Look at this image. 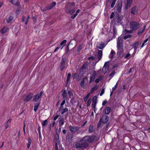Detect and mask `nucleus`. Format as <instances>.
Instances as JSON below:
<instances>
[{
    "label": "nucleus",
    "mask_w": 150,
    "mask_h": 150,
    "mask_svg": "<svg viewBox=\"0 0 150 150\" xmlns=\"http://www.w3.org/2000/svg\"><path fill=\"white\" fill-rule=\"evenodd\" d=\"M98 88V87L96 86L94 87H93L91 88L90 91V93H93L94 91L97 90Z\"/></svg>",
    "instance_id": "32"
},
{
    "label": "nucleus",
    "mask_w": 150,
    "mask_h": 150,
    "mask_svg": "<svg viewBox=\"0 0 150 150\" xmlns=\"http://www.w3.org/2000/svg\"><path fill=\"white\" fill-rule=\"evenodd\" d=\"M80 127H77L76 126H72L71 125H70L69 126V129L71 132L73 134H75L76 133L78 134L80 133L78 131Z\"/></svg>",
    "instance_id": "7"
},
{
    "label": "nucleus",
    "mask_w": 150,
    "mask_h": 150,
    "mask_svg": "<svg viewBox=\"0 0 150 150\" xmlns=\"http://www.w3.org/2000/svg\"><path fill=\"white\" fill-rule=\"evenodd\" d=\"M59 143H55V150H57L58 149V144H59Z\"/></svg>",
    "instance_id": "53"
},
{
    "label": "nucleus",
    "mask_w": 150,
    "mask_h": 150,
    "mask_svg": "<svg viewBox=\"0 0 150 150\" xmlns=\"http://www.w3.org/2000/svg\"><path fill=\"white\" fill-rule=\"evenodd\" d=\"M115 71H112L110 74L109 76H111L112 75H113L114 74H115Z\"/></svg>",
    "instance_id": "62"
},
{
    "label": "nucleus",
    "mask_w": 150,
    "mask_h": 150,
    "mask_svg": "<svg viewBox=\"0 0 150 150\" xmlns=\"http://www.w3.org/2000/svg\"><path fill=\"white\" fill-rule=\"evenodd\" d=\"M54 139L55 143H59V135L57 132H56L55 134L54 137Z\"/></svg>",
    "instance_id": "19"
},
{
    "label": "nucleus",
    "mask_w": 150,
    "mask_h": 150,
    "mask_svg": "<svg viewBox=\"0 0 150 150\" xmlns=\"http://www.w3.org/2000/svg\"><path fill=\"white\" fill-rule=\"evenodd\" d=\"M96 72L94 71L91 76L90 77V80L89 82V83H91L94 81L96 78Z\"/></svg>",
    "instance_id": "16"
},
{
    "label": "nucleus",
    "mask_w": 150,
    "mask_h": 150,
    "mask_svg": "<svg viewBox=\"0 0 150 150\" xmlns=\"http://www.w3.org/2000/svg\"><path fill=\"white\" fill-rule=\"evenodd\" d=\"M92 102L96 103L97 102V97L96 96H95L93 97L92 100Z\"/></svg>",
    "instance_id": "38"
},
{
    "label": "nucleus",
    "mask_w": 150,
    "mask_h": 150,
    "mask_svg": "<svg viewBox=\"0 0 150 150\" xmlns=\"http://www.w3.org/2000/svg\"><path fill=\"white\" fill-rule=\"evenodd\" d=\"M117 47L118 50L122 49V44L117 43Z\"/></svg>",
    "instance_id": "30"
},
{
    "label": "nucleus",
    "mask_w": 150,
    "mask_h": 150,
    "mask_svg": "<svg viewBox=\"0 0 150 150\" xmlns=\"http://www.w3.org/2000/svg\"><path fill=\"white\" fill-rule=\"evenodd\" d=\"M130 56V54L129 53H127L126 54L125 56V59H128L129 57Z\"/></svg>",
    "instance_id": "55"
},
{
    "label": "nucleus",
    "mask_w": 150,
    "mask_h": 150,
    "mask_svg": "<svg viewBox=\"0 0 150 150\" xmlns=\"http://www.w3.org/2000/svg\"><path fill=\"white\" fill-rule=\"evenodd\" d=\"M87 66V64H83L82 66L81 67L80 69V70L81 71L82 70H83L84 69H86Z\"/></svg>",
    "instance_id": "33"
},
{
    "label": "nucleus",
    "mask_w": 150,
    "mask_h": 150,
    "mask_svg": "<svg viewBox=\"0 0 150 150\" xmlns=\"http://www.w3.org/2000/svg\"><path fill=\"white\" fill-rule=\"evenodd\" d=\"M13 19V17L12 16H10L6 19V21L7 23L11 22Z\"/></svg>",
    "instance_id": "26"
},
{
    "label": "nucleus",
    "mask_w": 150,
    "mask_h": 150,
    "mask_svg": "<svg viewBox=\"0 0 150 150\" xmlns=\"http://www.w3.org/2000/svg\"><path fill=\"white\" fill-rule=\"evenodd\" d=\"M132 37V35H125L123 38V39L124 40H126L127 38H130Z\"/></svg>",
    "instance_id": "43"
},
{
    "label": "nucleus",
    "mask_w": 150,
    "mask_h": 150,
    "mask_svg": "<svg viewBox=\"0 0 150 150\" xmlns=\"http://www.w3.org/2000/svg\"><path fill=\"white\" fill-rule=\"evenodd\" d=\"M67 40H64L61 43L60 45L59 46H60V45H64V44H65L67 42Z\"/></svg>",
    "instance_id": "50"
},
{
    "label": "nucleus",
    "mask_w": 150,
    "mask_h": 150,
    "mask_svg": "<svg viewBox=\"0 0 150 150\" xmlns=\"http://www.w3.org/2000/svg\"><path fill=\"white\" fill-rule=\"evenodd\" d=\"M112 32L113 33V35H115V34H116L117 31L116 30V28L115 26H113L112 27Z\"/></svg>",
    "instance_id": "40"
},
{
    "label": "nucleus",
    "mask_w": 150,
    "mask_h": 150,
    "mask_svg": "<svg viewBox=\"0 0 150 150\" xmlns=\"http://www.w3.org/2000/svg\"><path fill=\"white\" fill-rule=\"evenodd\" d=\"M59 115H56V116H55L54 119H53V120L55 121L59 117Z\"/></svg>",
    "instance_id": "63"
},
{
    "label": "nucleus",
    "mask_w": 150,
    "mask_h": 150,
    "mask_svg": "<svg viewBox=\"0 0 150 150\" xmlns=\"http://www.w3.org/2000/svg\"><path fill=\"white\" fill-rule=\"evenodd\" d=\"M109 117L106 115L102 116L101 117H100V120L102 121V123L104 124L106 123L109 120Z\"/></svg>",
    "instance_id": "10"
},
{
    "label": "nucleus",
    "mask_w": 150,
    "mask_h": 150,
    "mask_svg": "<svg viewBox=\"0 0 150 150\" xmlns=\"http://www.w3.org/2000/svg\"><path fill=\"white\" fill-rule=\"evenodd\" d=\"M71 76V74L70 73H68L67 75V77L66 79V81L67 83L70 80V77Z\"/></svg>",
    "instance_id": "37"
},
{
    "label": "nucleus",
    "mask_w": 150,
    "mask_h": 150,
    "mask_svg": "<svg viewBox=\"0 0 150 150\" xmlns=\"http://www.w3.org/2000/svg\"><path fill=\"white\" fill-rule=\"evenodd\" d=\"M148 39L147 38L143 42V43H142V45H141V47H142L144 45V44L146 43L148 40Z\"/></svg>",
    "instance_id": "51"
},
{
    "label": "nucleus",
    "mask_w": 150,
    "mask_h": 150,
    "mask_svg": "<svg viewBox=\"0 0 150 150\" xmlns=\"http://www.w3.org/2000/svg\"><path fill=\"white\" fill-rule=\"evenodd\" d=\"M56 5V3L55 2H53L50 4L46 6L44 8L42 9L41 8L40 9L42 11L45 12L53 8Z\"/></svg>",
    "instance_id": "6"
},
{
    "label": "nucleus",
    "mask_w": 150,
    "mask_h": 150,
    "mask_svg": "<svg viewBox=\"0 0 150 150\" xmlns=\"http://www.w3.org/2000/svg\"><path fill=\"white\" fill-rule=\"evenodd\" d=\"M29 18V16H28L27 18H26V20L25 22V25H27L28 24V19Z\"/></svg>",
    "instance_id": "60"
},
{
    "label": "nucleus",
    "mask_w": 150,
    "mask_h": 150,
    "mask_svg": "<svg viewBox=\"0 0 150 150\" xmlns=\"http://www.w3.org/2000/svg\"><path fill=\"white\" fill-rule=\"evenodd\" d=\"M132 1V0H127V2L125 4V9H127L131 6Z\"/></svg>",
    "instance_id": "18"
},
{
    "label": "nucleus",
    "mask_w": 150,
    "mask_h": 150,
    "mask_svg": "<svg viewBox=\"0 0 150 150\" xmlns=\"http://www.w3.org/2000/svg\"><path fill=\"white\" fill-rule=\"evenodd\" d=\"M68 94L70 96H73V94L72 92L71 91H70L69 90L68 91Z\"/></svg>",
    "instance_id": "57"
},
{
    "label": "nucleus",
    "mask_w": 150,
    "mask_h": 150,
    "mask_svg": "<svg viewBox=\"0 0 150 150\" xmlns=\"http://www.w3.org/2000/svg\"><path fill=\"white\" fill-rule=\"evenodd\" d=\"M122 4V0H118L117 2L116 7V10L119 13L121 12Z\"/></svg>",
    "instance_id": "9"
},
{
    "label": "nucleus",
    "mask_w": 150,
    "mask_h": 150,
    "mask_svg": "<svg viewBox=\"0 0 150 150\" xmlns=\"http://www.w3.org/2000/svg\"><path fill=\"white\" fill-rule=\"evenodd\" d=\"M70 42L69 43L68 45L65 48V50H67L68 51H69V45L70 44Z\"/></svg>",
    "instance_id": "61"
},
{
    "label": "nucleus",
    "mask_w": 150,
    "mask_h": 150,
    "mask_svg": "<svg viewBox=\"0 0 150 150\" xmlns=\"http://www.w3.org/2000/svg\"><path fill=\"white\" fill-rule=\"evenodd\" d=\"M75 5V3H69L66 4L65 6V12L67 13L72 14L74 13L76 10L73 7Z\"/></svg>",
    "instance_id": "3"
},
{
    "label": "nucleus",
    "mask_w": 150,
    "mask_h": 150,
    "mask_svg": "<svg viewBox=\"0 0 150 150\" xmlns=\"http://www.w3.org/2000/svg\"><path fill=\"white\" fill-rule=\"evenodd\" d=\"M146 28V26L144 25V26L143 28L142 29H140L137 32V34L138 35H140V34L143 32L144 30H145Z\"/></svg>",
    "instance_id": "24"
},
{
    "label": "nucleus",
    "mask_w": 150,
    "mask_h": 150,
    "mask_svg": "<svg viewBox=\"0 0 150 150\" xmlns=\"http://www.w3.org/2000/svg\"><path fill=\"white\" fill-rule=\"evenodd\" d=\"M68 109L67 108H65L64 109L62 110V111L61 112V114H63L65 112L68 111Z\"/></svg>",
    "instance_id": "46"
},
{
    "label": "nucleus",
    "mask_w": 150,
    "mask_h": 150,
    "mask_svg": "<svg viewBox=\"0 0 150 150\" xmlns=\"http://www.w3.org/2000/svg\"><path fill=\"white\" fill-rule=\"evenodd\" d=\"M115 16V13L114 12H112L110 16V18L111 19L113 18Z\"/></svg>",
    "instance_id": "59"
},
{
    "label": "nucleus",
    "mask_w": 150,
    "mask_h": 150,
    "mask_svg": "<svg viewBox=\"0 0 150 150\" xmlns=\"http://www.w3.org/2000/svg\"><path fill=\"white\" fill-rule=\"evenodd\" d=\"M111 111V108L109 107H106L105 109V113L106 115H108Z\"/></svg>",
    "instance_id": "23"
},
{
    "label": "nucleus",
    "mask_w": 150,
    "mask_h": 150,
    "mask_svg": "<svg viewBox=\"0 0 150 150\" xmlns=\"http://www.w3.org/2000/svg\"><path fill=\"white\" fill-rule=\"evenodd\" d=\"M40 105V103H38L37 105L35 106L34 107V110L35 112H36L37 111V110L38 109Z\"/></svg>",
    "instance_id": "29"
},
{
    "label": "nucleus",
    "mask_w": 150,
    "mask_h": 150,
    "mask_svg": "<svg viewBox=\"0 0 150 150\" xmlns=\"http://www.w3.org/2000/svg\"><path fill=\"white\" fill-rule=\"evenodd\" d=\"M66 61V58L65 57H62V58L61 61L60 63V70L62 71L65 68V62Z\"/></svg>",
    "instance_id": "8"
},
{
    "label": "nucleus",
    "mask_w": 150,
    "mask_h": 150,
    "mask_svg": "<svg viewBox=\"0 0 150 150\" xmlns=\"http://www.w3.org/2000/svg\"><path fill=\"white\" fill-rule=\"evenodd\" d=\"M98 137L95 134L85 136L81 139V141H86L88 144L92 143L95 141H98Z\"/></svg>",
    "instance_id": "1"
},
{
    "label": "nucleus",
    "mask_w": 150,
    "mask_h": 150,
    "mask_svg": "<svg viewBox=\"0 0 150 150\" xmlns=\"http://www.w3.org/2000/svg\"><path fill=\"white\" fill-rule=\"evenodd\" d=\"M73 136L71 134L69 136V137L68 138V140L69 142V141H70L71 139H72Z\"/></svg>",
    "instance_id": "56"
},
{
    "label": "nucleus",
    "mask_w": 150,
    "mask_h": 150,
    "mask_svg": "<svg viewBox=\"0 0 150 150\" xmlns=\"http://www.w3.org/2000/svg\"><path fill=\"white\" fill-rule=\"evenodd\" d=\"M43 92L42 91H41L39 93H38L34 96L33 99V101L34 102L37 101L42 96Z\"/></svg>",
    "instance_id": "12"
},
{
    "label": "nucleus",
    "mask_w": 150,
    "mask_h": 150,
    "mask_svg": "<svg viewBox=\"0 0 150 150\" xmlns=\"http://www.w3.org/2000/svg\"><path fill=\"white\" fill-rule=\"evenodd\" d=\"M11 121V119H9L8 121H7V122H6V125H5V127L6 129L9 126V125L8 124V123H10Z\"/></svg>",
    "instance_id": "42"
},
{
    "label": "nucleus",
    "mask_w": 150,
    "mask_h": 150,
    "mask_svg": "<svg viewBox=\"0 0 150 150\" xmlns=\"http://www.w3.org/2000/svg\"><path fill=\"white\" fill-rule=\"evenodd\" d=\"M88 79V77H85L82 80V81L81 82L80 86L82 87H83L84 86V80L86 79Z\"/></svg>",
    "instance_id": "27"
},
{
    "label": "nucleus",
    "mask_w": 150,
    "mask_h": 150,
    "mask_svg": "<svg viewBox=\"0 0 150 150\" xmlns=\"http://www.w3.org/2000/svg\"><path fill=\"white\" fill-rule=\"evenodd\" d=\"M129 25L130 28L133 30H137L140 26L139 24L136 21L130 22Z\"/></svg>",
    "instance_id": "5"
},
{
    "label": "nucleus",
    "mask_w": 150,
    "mask_h": 150,
    "mask_svg": "<svg viewBox=\"0 0 150 150\" xmlns=\"http://www.w3.org/2000/svg\"><path fill=\"white\" fill-rule=\"evenodd\" d=\"M91 103V100L90 99H89L86 105L87 107H89L90 106Z\"/></svg>",
    "instance_id": "48"
},
{
    "label": "nucleus",
    "mask_w": 150,
    "mask_h": 150,
    "mask_svg": "<svg viewBox=\"0 0 150 150\" xmlns=\"http://www.w3.org/2000/svg\"><path fill=\"white\" fill-rule=\"evenodd\" d=\"M132 29L130 30H128L127 29H125L124 30V32L125 33V34H127V33L130 34L132 33Z\"/></svg>",
    "instance_id": "35"
},
{
    "label": "nucleus",
    "mask_w": 150,
    "mask_h": 150,
    "mask_svg": "<svg viewBox=\"0 0 150 150\" xmlns=\"http://www.w3.org/2000/svg\"><path fill=\"white\" fill-rule=\"evenodd\" d=\"M20 2L19 1L17 0L16 2L15 3L14 5L16 6H18L20 5Z\"/></svg>",
    "instance_id": "52"
},
{
    "label": "nucleus",
    "mask_w": 150,
    "mask_h": 150,
    "mask_svg": "<svg viewBox=\"0 0 150 150\" xmlns=\"http://www.w3.org/2000/svg\"><path fill=\"white\" fill-rule=\"evenodd\" d=\"M107 103V101L106 100H105L102 103V105H105Z\"/></svg>",
    "instance_id": "64"
},
{
    "label": "nucleus",
    "mask_w": 150,
    "mask_h": 150,
    "mask_svg": "<svg viewBox=\"0 0 150 150\" xmlns=\"http://www.w3.org/2000/svg\"><path fill=\"white\" fill-rule=\"evenodd\" d=\"M82 45H79V47H78L77 50V52H78V53L79 54L81 50H82Z\"/></svg>",
    "instance_id": "41"
},
{
    "label": "nucleus",
    "mask_w": 150,
    "mask_h": 150,
    "mask_svg": "<svg viewBox=\"0 0 150 150\" xmlns=\"http://www.w3.org/2000/svg\"><path fill=\"white\" fill-rule=\"evenodd\" d=\"M102 122V121L99 119V121L98 122L97 125V128H98L100 127Z\"/></svg>",
    "instance_id": "47"
},
{
    "label": "nucleus",
    "mask_w": 150,
    "mask_h": 150,
    "mask_svg": "<svg viewBox=\"0 0 150 150\" xmlns=\"http://www.w3.org/2000/svg\"><path fill=\"white\" fill-rule=\"evenodd\" d=\"M89 96L90 93H88L86 96L84 98L83 100L84 102H86L88 98L89 97Z\"/></svg>",
    "instance_id": "49"
},
{
    "label": "nucleus",
    "mask_w": 150,
    "mask_h": 150,
    "mask_svg": "<svg viewBox=\"0 0 150 150\" xmlns=\"http://www.w3.org/2000/svg\"><path fill=\"white\" fill-rule=\"evenodd\" d=\"M117 84H118V83L117 82L115 85L114 87H113L112 88V91H111L110 94V96H111L112 93L117 88Z\"/></svg>",
    "instance_id": "28"
},
{
    "label": "nucleus",
    "mask_w": 150,
    "mask_h": 150,
    "mask_svg": "<svg viewBox=\"0 0 150 150\" xmlns=\"http://www.w3.org/2000/svg\"><path fill=\"white\" fill-rule=\"evenodd\" d=\"M75 146L76 147V148L77 149L84 150L88 147L89 144L86 141H81V139L79 142H76V143Z\"/></svg>",
    "instance_id": "2"
},
{
    "label": "nucleus",
    "mask_w": 150,
    "mask_h": 150,
    "mask_svg": "<svg viewBox=\"0 0 150 150\" xmlns=\"http://www.w3.org/2000/svg\"><path fill=\"white\" fill-rule=\"evenodd\" d=\"M117 0H108V2H111L110 6L111 8H113Z\"/></svg>",
    "instance_id": "25"
},
{
    "label": "nucleus",
    "mask_w": 150,
    "mask_h": 150,
    "mask_svg": "<svg viewBox=\"0 0 150 150\" xmlns=\"http://www.w3.org/2000/svg\"><path fill=\"white\" fill-rule=\"evenodd\" d=\"M47 123L48 121L47 120V119L43 122L42 123V126H45L47 124Z\"/></svg>",
    "instance_id": "39"
},
{
    "label": "nucleus",
    "mask_w": 150,
    "mask_h": 150,
    "mask_svg": "<svg viewBox=\"0 0 150 150\" xmlns=\"http://www.w3.org/2000/svg\"><path fill=\"white\" fill-rule=\"evenodd\" d=\"M139 43V42H137L133 45V47L135 50H136L137 49Z\"/></svg>",
    "instance_id": "34"
},
{
    "label": "nucleus",
    "mask_w": 150,
    "mask_h": 150,
    "mask_svg": "<svg viewBox=\"0 0 150 150\" xmlns=\"http://www.w3.org/2000/svg\"><path fill=\"white\" fill-rule=\"evenodd\" d=\"M105 46V44L103 42H101L100 43L98 44L97 45V47L100 49H102Z\"/></svg>",
    "instance_id": "17"
},
{
    "label": "nucleus",
    "mask_w": 150,
    "mask_h": 150,
    "mask_svg": "<svg viewBox=\"0 0 150 150\" xmlns=\"http://www.w3.org/2000/svg\"><path fill=\"white\" fill-rule=\"evenodd\" d=\"M70 103H72V104H73L74 103H75L76 102L75 101V98L74 97H73L72 98L71 100Z\"/></svg>",
    "instance_id": "44"
},
{
    "label": "nucleus",
    "mask_w": 150,
    "mask_h": 150,
    "mask_svg": "<svg viewBox=\"0 0 150 150\" xmlns=\"http://www.w3.org/2000/svg\"><path fill=\"white\" fill-rule=\"evenodd\" d=\"M34 94L32 93H29L26 96L25 99H24V101L27 102L30 100L33 97Z\"/></svg>",
    "instance_id": "13"
},
{
    "label": "nucleus",
    "mask_w": 150,
    "mask_h": 150,
    "mask_svg": "<svg viewBox=\"0 0 150 150\" xmlns=\"http://www.w3.org/2000/svg\"><path fill=\"white\" fill-rule=\"evenodd\" d=\"M138 11L137 7L135 6H134V7H132L131 9V14L134 15H137L138 13Z\"/></svg>",
    "instance_id": "15"
},
{
    "label": "nucleus",
    "mask_w": 150,
    "mask_h": 150,
    "mask_svg": "<svg viewBox=\"0 0 150 150\" xmlns=\"http://www.w3.org/2000/svg\"><path fill=\"white\" fill-rule=\"evenodd\" d=\"M103 52L102 50H98V54L96 56H91L88 58V60L92 59L96 60V57L98 58L97 62L100 61L101 59L102 56Z\"/></svg>",
    "instance_id": "4"
},
{
    "label": "nucleus",
    "mask_w": 150,
    "mask_h": 150,
    "mask_svg": "<svg viewBox=\"0 0 150 150\" xmlns=\"http://www.w3.org/2000/svg\"><path fill=\"white\" fill-rule=\"evenodd\" d=\"M97 103H93L92 102V106L93 108H94V109H95L96 108V106Z\"/></svg>",
    "instance_id": "54"
},
{
    "label": "nucleus",
    "mask_w": 150,
    "mask_h": 150,
    "mask_svg": "<svg viewBox=\"0 0 150 150\" xmlns=\"http://www.w3.org/2000/svg\"><path fill=\"white\" fill-rule=\"evenodd\" d=\"M123 41V40L122 38L120 37L118 38L117 43L122 44Z\"/></svg>",
    "instance_id": "36"
},
{
    "label": "nucleus",
    "mask_w": 150,
    "mask_h": 150,
    "mask_svg": "<svg viewBox=\"0 0 150 150\" xmlns=\"http://www.w3.org/2000/svg\"><path fill=\"white\" fill-rule=\"evenodd\" d=\"M104 91H105L104 88H103V89H102V90L101 91V93H100V96H102L103 95V94L104 93Z\"/></svg>",
    "instance_id": "58"
},
{
    "label": "nucleus",
    "mask_w": 150,
    "mask_h": 150,
    "mask_svg": "<svg viewBox=\"0 0 150 150\" xmlns=\"http://www.w3.org/2000/svg\"><path fill=\"white\" fill-rule=\"evenodd\" d=\"M115 51L113 50H112L111 52V53L109 55V57L112 58L113 57V55L115 54Z\"/></svg>",
    "instance_id": "31"
},
{
    "label": "nucleus",
    "mask_w": 150,
    "mask_h": 150,
    "mask_svg": "<svg viewBox=\"0 0 150 150\" xmlns=\"http://www.w3.org/2000/svg\"><path fill=\"white\" fill-rule=\"evenodd\" d=\"M115 17V19L117 20V22L122 24V19L123 16L122 15L120 16L118 13H116Z\"/></svg>",
    "instance_id": "11"
},
{
    "label": "nucleus",
    "mask_w": 150,
    "mask_h": 150,
    "mask_svg": "<svg viewBox=\"0 0 150 150\" xmlns=\"http://www.w3.org/2000/svg\"><path fill=\"white\" fill-rule=\"evenodd\" d=\"M62 96L63 97V99L65 100L67 99V94L66 91L65 90H64L62 93Z\"/></svg>",
    "instance_id": "20"
},
{
    "label": "nucleus",
    "mask_w": 150,
    "mask_h": 150,
    "mask_svg": "<svg viewBox=\"0 0 150 150\" xmlns=\"http://www.w3.org/2000/svg\"><path fill=\"white\" fill-rule=\"evenodd\" d=\"M59 119V125L60 127L64 123V118L63 117H60Z\"/></svg>",
    "instance_id": "21"
},
{
    "label": "nucleus",
    "mask_w": 150,
    "mask_h": 150,
    "mask_svg": "<svg viewBox=\"0 0 150 150\" xmlns=\"http://www.w3.org/2000/svg\"><path fill=\"white\" fill-rule=\"evenodd\" d=\"M7 30V28H4L1 30V33L4 34L6 33Z\"/></svg>",
    "instance_id": "45"
},
{
    "label": "nucleus",
    "mask_w": 150,
    "mask_h": 150,
    "mask_svg": "<svg viewBox=\"0 0 150 150\" xmlns=\"http://www.w3.org/2000/svg\"><path fill=\"white\" fill-rule=\"evenodd\" d=\"M95 131V129L93 125H91L90 126L88 130L89 133H91Z\"/></svg>",
    "instance_id": "22"
},
{
    "label": "nucleus",
    "mask_w": 150,
    "mask_h": 150,
    "mask_svg": "<svg viewBox=\"0 0 150 150\" xmlns=\"http://www.w3.org/2000/svg\"><path fill=\"white\" fill-rule=\"evenodd\" d=\"M109 63L108 62H105L103 68V72L105 73L108 70L109 67Z\"/></svg>",
    "instance_id": "14"
}]
</instances>
